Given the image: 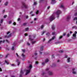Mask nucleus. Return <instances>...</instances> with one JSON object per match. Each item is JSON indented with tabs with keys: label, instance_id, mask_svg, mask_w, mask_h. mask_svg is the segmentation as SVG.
I'll return each mask as SVG.
<instances>
[{
	"label": "nucleus",
	"instance_id": "1",
	"mask_svg": "<svg viewBox=\"0 0 77 77\" xmlns=\"http://www.w3.org/2000/svg\"><path fill=\"white\" fill-rule=\"evenodd\" d=\"M55 19V17L54 15H52L50 17V21H52L53 20H54Z\"/></svg>",
	"mask_w": 77,
	"mask_h": 77
},
{
	"label": "nucleus",
	"instance_id": "2",
	"mask_svg": "<svg viewBox=\"0 0 77 77\" xmlns=\"http://www.w3.org/2000/svg\"><path fill=\"white\" fill-rule=\"evenodd\" d=\"M61 13V11L58 10L56 12V14L57 15V17L59 18V14Z\"/></svg>",
	"mask_w": 77,
	"mask_h": 77
},
{
	"label": "nucleus",
	"instance_id": "3",
	"mask_svg": "<svg viewBox=\"0 0 77 77\" xmlns=\"http://www.w3.org/2000/svg\"><path fill=\"white\" fill-rule=\"evenodd\" d=\"M22 5L25 9H27V5H26L24 2H22Z\"/></svg>",
	"mask_w": 77,
	"mask_h": 77
},
{
	"label": "nucleus",
	"instance_id": "4",
	"mask_svg": "<svg viewBox=\"0 0 77 77\" xmlns=\"http://www.w3.org/2000/svg\"><path fill=\"white\" fill-rule=\"evenodd\" d=\"M12 35V34H10L8 36L5 35V38H10L11 35Z\"/></svg>",
	"mask_w": 77,
	"mask_h": 77
},
{
	"label": "nucleus",
	"instance_id": "5",
	"mask_svg": "<svg viewBox=\"0 0 77 77\" xmlns=\"http://www.w3.org/2000/svg\"><path fill=\"white\" fill-rule=\"evenodd\" d=\"M54 38H55V37H52V39H50L49 41L48 42V43H49L51 41V40H53L54 39Z\"/></svg>",
	"mask_w": 77,
	"mask_h": 77
},
{
	"label": "nucleus",
	"instance_id": "6",
	"mask_svg": "<svg viewBox=\"0 0 77 77\" xmlns=\"http://www.w3.org/2000/svg\"><path fill=\"white\" fill-rule=\"evenodd\" d=\"M30 69H29V70H26V75H27V74H28L29 72H30Z\"/></svg>",
	"mask_w": 77,
	"mask_h": 77
},
{
	"label": "nucleus",
	"instance_id": "7",
	"mask_svg": "<svg viewBox=\"0 0 77 77\" xmlns=\"http://www.w3.org/2000/svg\"><path fill=\"white\" fill-rule=\"evenodd\" d=\"M48 74H49V75H53V73L52 72L50 71H49L48 72Z\"/></svg>",
	"mask_w": 77,
	"mask_h": 77
},
{
	"label": "nucleus",
	"instance_id": "8",
	"mask_svg": "<svg viewBox=\"0 0 77 77\" xmlns=\"http://www.w3.org/2000/svg\"><path fill=\"white\" fill-rule=\"evenodd\" d=\"M28 68H29V69H32V64H29Z\"/></svg>",
	"mask_w": 77,
	"mask_h": 77
},
{
	"label": "nucleus",
	"instance_id": "9",
	"mask_svg": "<svg viewBox=\"0 0 77 77\" xmlns=\"http://www.w3.org/2000/svg\"><path fill=\"white\" fill-rule=\"evenodd\" d=\"M73 37L74 39H75V38H76V34H73Z\"/></svg>",
	"mask_w": 77,
	"mask_h": 77
},
{
	"label": "nucleus",
	"instance_id": "10",
	"mask_svg": "<svg viewBox=\"0 0 77 77\" xmlns=\"http://www.w3.org/2000/svg\"><path fill=\"white\" fill-rule=\"evenodd\" d=\"M5 42V40H4L3 41L2 40H1L0 41V45H1L2 42H3V43H4Z\"/></svg>",
	"mask_w": 77,
	"mask_h": 77
},
{
	"label": "nucleus",
	"instance_id": "11",
	"mask_svg": "<svg viewBox=\"0 0 77 77\" xmlns=\"http://www.w3.org/2000/svg\"><path fill=\"white\" fill-rule=\"evenodd\" d=\"M70 18H71V16H69L67 18V21H68V20H69Z\"/></svg>",
	"mask_w": 77,
	"mask_h": 77
},
{
	"label": "nucleus",
	"instance_id": "12",
	"mask_svg": "<svg viewBox=\"0 0 77 77\" xmlns=\"http://www.w3.org/2000/svg\"><path fill=\"white\" fill-rule=\"evenodd\" d=\"M37 55H38V54L36 53H35L34 55H32V57H35V56H36Z\"/></svg>",
	"mask_w": 77,
	"mask_h": 77
},
{
	"label": "nucleus",
	"instance_id": "13",
	"mask_svg": "<svg viewBox=\"0 0 77 77\" xmlns=\"http://www.w3.org/2000/svg\"><path fill=\"white\" fill-rule=\"evenodd\" d=\"M29 39H30V41H33V39H32L31 38V35H29Z\"/></svg>",
	"mask_w": 77,
	"mask_h": 77
},
{
	"label": "nucleus",
	"instance_id": "14",
	"mask_svg": "<svg viewBox=\"0 0 77 77\" xmlns=\"http://www.w3.org/2000/svg\"><path fill=\"white\" fill-rule=\"evenodd\" d=\"M13 45L14 46L12 47V50H15V48H14V46L15 45L14 44H13Z\"/></svg>",
	"mask_w": 77,
	"mask_h": 77
},
{
	"label": "nucleus",
	"instance_id": "15",
	"mask_svg": "<svg viewBox=\"0 0 77 77\" xmlns=\"http://www.w3.org/2000/svg\"><path fill=\"white\" fill-rule=\"evenodd\" d=\"M73 29H77V27L76 26H74L72 27Z\"/></svg>",
	"mask_w": 77,
	"mask_h": 77
},
{
	"label": "nucleus",
	"instance_id": "16",
	"mask_svg": "<svg viewBox=\"0 0 77 77\" xmlns=\"http://www.w3.org/2000/svg\"><path fill=\"white\" fill-rule=\"evenodd\" d=\"M44 48V47L43 46H42L41 47V48H40V50L41 51H42V50H43V48Z\"/></svg>",
	"mask_w": 77,
	"mask_h": 77
},
{
	"label": "nucleus",
	"instance_id": "17",
	"mask_svg": "<svg viewBox=\"0 0 77 77\" xmlns=\"http://www.w3.org/2000/svg\"><path fill=\"white\" fill-rule=\"evenodd\" d=\"M70 62V58H68L67 59V62Z\"/></svg>",
	"mask_w": 77,
	"mask_h": 77
},
{
	"label": "nucleus",
	"instance_id": "18",
	"mask_svg": "<svg viewBox=\"0 0 77 77\" xmlns=\"http://www.w3.org/2000/svg\"><path fill=\"white\" fill-rule=\"evenodd\" d=\"M49 60L48 59H47L46 60L45 62V63H47V62H48Z\"/></svg>",
	"mask_w": 77,
	"mask_h": 77
},
{
	"label": "nucleus",
	"instance_id": "19",
	"mask_svg": "<svg viewBox=\"0 0 77 77\" xmlns=\"http://www.w3.org/2000/svg\"><path fill=\"white\" fill-rule=\"evenodd\" d=\"M55 28L54 27V25H52V30H54Z\"/></svg>",
	"mask_w": 77,
	"mask_h": 77
},
{
	"label": "nucleus",
	"instance_id": "20",
	"mask_svg": "<svg viewBox=\"0 0 77 77\" xmlns=\"http://www.w3.org/2000/svg\"><path fill=\"white\" fill-rule=\"evenodd\" d=\"M5 62L7 64V65H8L9 64V62H8L6 60H5Z\"/></svg>",
	"mask_w": 77,
	"mask_h": 77
},
{
	"label": "nucleus",
	"instance_id": "21",
	"mask_svg": "<svg viewBox=\"0 0 77 77\" xmlns=\"http://www.w3.org/2000/svg\"><path fill=\"white\" fill-rule=\"evenodd\" d=\"M8 2H6L5 4V6H7V5H8Z\"/></svg>",
	"mask_w": 77,
	"mask_h": 77
},
{
	"label": "nucleus",
	"instance_id": "22",
	"mask_svg": "<svg viewBox=\"0 0 77 77\" xmlns=\"http://www.w3.org/2000/svg\"><path fill=\"white\" fill-rule=\"evenodd\" d=\"M35 42H36V41H34L32 42V44H35Z\"/></svg>",
	"mask_w": 77,
	"mask_h": 77
},
{
	"label": "nucleus",
	"instance_id": "23",
	"mask_svg": "<svg viewBox=\"0 0 77 77\" xmlns=\"http://www.w3.org/2000/svg\"><path fill=\"white\" fill-rule=\"evenodd\" d=\"M9 55V54H7V55H6L5 58H6V57H8V56Z\"/></svg>",
	"mask_w": 77,
	"mask_h": 77
},
{
	"label": "nucleus",
	"instance_id": "24",
	"mask_svg": "<svg viewBox=\"0 0 77 77\" xmlns=\"http://www.w3.org/2000/svg\"><path fill=\"white\" fill-rule=\"evenodd\" d=\"M73 20H77V17H75L73 19Z\"/></svg>",
	"mask_w": 77,
	"mask_h": 77
},
{
	"label": "nucleus",
	"instance_id": "25",
	"mask_svg": "<svg viewBox=\"0 0 77 77\" xmlns=\"http://www.w3.org/2000/svg\"><path fill=\"white\" fill-rule=\"evenodd\" d=\"M63 51H59V53H63Z\"/></svg>",
	"mask_w": 77,
	"mask_h": 77
},
{
	"label": "nucleus",
	"instance_id": "26",
	"mask_svg": "<svg viewBox=\"0 0 77 77\" xmlns=\"http://www.w3.org/2000/svg\"><path fill=\"white\" fill-rule=\"evenodd\" d=\"M49 35H50V33L49 32H48L46 34V35L47 36H49Z\"/></svg>",
	"mask_w": 77,
	"mask_h": 77
},
{
	"label": "nucleus",
	"instance_id": "27",
	"mask_svg": "<svg viewBox=\"0 0 77 77\" xmlns=\"http://www.w3.org/2000/svg\"><path fill=\"white\" fill-rule=\"evenodd\" d=\"M61 8H64V6L61 5Z\"/></svg>",
	"mask_w": 77,
	"mask_h": 77
},
{
	"label": "nucleus",
	"instance_id": "28",
	"mask_svg": "<svg viewBox=\"0 0 77 77\" xmlns=\"http://www.w3.org/2000/svg\"><path fill=\"white\" fill-rule=\"evenodd\" d=\"M22 56L23 57H25V55H24V54H22Z\"/></svg>",
	"mask_w": 77,
	"mask_h": 77
},
{
	"label": "nucleus",
	"instance_id": "29",
	"mask_svg": "<svg viewBox=\"0 0 77 77\" xmlns=\"http://www.w3.org/2000/svg\"><path fill=\"white\" fill-rule=\"evenodd\" d=\"M20 73L21 74H23V71L22 70H21Z\"/></svg>",
	"mask_w": 77,
	"mask_h": 77
},
{
	"label": "nucleus",
	"instance_id": "30",
	"mask_svg": "<svg viewBox=\"0 0 77 77\" xmlns=\"http://www.w3.org/2000/svg\"><path fill=\"white\" fill-rule=\"evenodd\" d=\"M39 13V11L38 10L36 12V14H38V13Z\"/></svg>",
	"mask_w": 77,
	"mask_h": 77
},
{
	"label": "nucleus",
	"instance_id": "31",
	"mask_svg": "<svg viewBox=\"0 0 77 77\" xmlns=\"http://www.w3.org/2000/svg\"><path fill=\"white\" fill-rule=\"evenodd\" d=\"M27 24V23H24L23 24V26H26V25Z\"/></svg>",
	"mask_w": 77,
	"mask_h": 77
},
{
	"label": "nucleus",
	"instance_id": "32",
	"mask_svg": "<svg viewBox=\"0 0 77 77\" xmlns=\"http://www.w3.org/2000/svg\"><path fill=\"white\" fill-rule=\"evenodd\" d=\"M29 30V28H28L25 29L26 31H27V30Z\"/></svg>",
	"mask_w": 77,
	"mask_h": 77
},
{
	"label": "nucleus",
	"instance_id": "33",
	"mask_svg": "<svg viewBox=\"0 0 77 77\" xmlns=\"http://www.w3.org/2000/svg\"><path fill=\"white\" fill-rule=\"evenodd\" d=\"M63 37V36L62 35H61L60 37V39H62V38Z\"/></svg>",
	"mask_w": 77,
	"mask_h": 77
},
{
	"label": "nucleus",
	"instance_id": "34",
	"mask_svg": "<svg viewBox=\"0 0 77 77\" xmlns=\"http://www.w3.org/2000/svg\"><path fill=\"white\" fill-rule=\"evenodd\" d=\"M3 19H2L1 21V23H3Z\"/></svg>",
	"mask_w": 77,
	"mask_h": 77
},
{
	"label": "nucleus",
	"instance_id": "35",
	"mask_svg": "<svg viewBox=\"0 0 77 77\" xmlns=\"http://www.w3.org/2000/svg\"><path fill=\"white\" fill-rule=\"evenodd\" d=\"M20 62H18V64H17V65L18 66H19V65H20Z\"/></svg>",
	"mask_w": 77,
	"mask_h": 77
},
{
	"label": "nucleus",
	"instance_id": "36",
	"mask_svg": "<svg viewBox=\"0 0 77 77\" xmlns=\"http://www.w3.org/2000/svg\"><path fill=\"white\" fill-rule=\"evenodd\" d=\"M51 2H53L54 3V2H55V0H52Z\"/></svg>",
	"mask_w": 77,
	"mask_h": 77
},
{
	"label": "nucleus",
	"instance_id": "37",
	"mask_svg": "<svg viewBox=\"0 0 77 77\" xmlns=\"http://www.w3.org/2000/svg\"><path fill=\"white\" fill-rule=\"evenodd\" d=\"M16 55H17V56L18 57H19V55L17 53H16Z\"/></svg>",
	"mask_w": 77,
	"mask_h": 77
},
{
	"label": "nucleus",
	"instance_id": "38",
	"mask_svg": "<svg viewBox=\"0 0 77 77\" xmlns=\"http://www.w3.org/2000/svg\"><path fill=\"white\" fill-rule=\"evenodd\" d=\"M7 17V15H4V18H6Z\"/></svg>",
	"mask_w": 77,
	"mask_h": 77
},
{
	"label": "nucleus",
	"instance_id": "39",
	"mask_svg": "<svg viewBox=\"0 0 77 77\" xmlns=\"http://www.w3.org/2000/svg\"><path fill=\"white\" fill-rule=\"evenodd\" d=\"M45 63H42V65H45Z\"/></svg>",
	"mask_w": 77,
	"mask_h": 77
},
{
	"label": "nucleus",
	"instance_id": "40",
	"mask_svg": "<svg viewBox=\"0 0 77 77\" xmlns=\"http://www.w3.org/2000/svg\"><path fill=\"white\" fill-rule=\"evenodd\" d=\"M74 15L75 16H77V13H75V14H74Z\"/></svg>",
	"mask_w": 77,
	"mask_h": 77
},
{
	"label": "nucleus",
	"instance_id": "41",
	"mask_svg": "<svg viewBox=\"0 0 77 77\" xmlns=\"http://www.w3.org/2000/svg\"><path fill=\"white\" fill-rule=\"evenodd\" d=\"M72 72L73 74H76V72H75L73 71Z\"/></svg>",
	"mask_w": 77,
	"mask_h": 77
},
{
	"label": "nucleus",
	"instance_id": "42",
	"mask_svg": "<svg viewBox=\"0 0 77 77\" xmlns=\"http://www.w3.org/2000/svg\"><path fill=\"white\" fill-rule=\"evenodd\" d=\"M43 27H44V25H42L41 27V29H43Z\"/></svg>",
	"mask_w": 77,
	"mask_h": 77
},
{
	"label": "nucleus",
	"instance_id": "43",
	"mask_svg": "<svg viewBox=\"0 0 77 77\" xmlns=\"http://www.w3.org/2000/svg\"><path fill=\"white\" fill-rule=\"evenodd\" d=\"M22 51L23 53H24L25 52V50H24V49L22 50Z\"/></svg>",
	"mask_w": 77,
	"mask_h": 77
},
{
	"label": "nucleus",
	"instance_id": "44",
	"mask_svg": "<svg viewBox=\"0 0 77 77\" xmlns=\"http://www.w3.org/2000/svg\"><path fill=\"white\" fill-rule=\"evenodd\" d=\"M55 34V32H53L52 33V35H54Z\"/></svg>",
	"mask_w": 77,
	"mask_h": 77
},
{
	"label": "nucleus",
	"instance_id": "45",
	"mask_svg": "<svg viewBox=\"0 0 77 77\" xmlns=\"http://www.w3.org/2000/svg\"><path fill=\"white\" fill-rule=\"evenodd\" d=\"M11 21H10L8 22V24H10L11 23Z\"/></svg>",
	"mask_w": 77,
	"mask_h": 77
},
{
	"label": "nucleus",
	"instance_id": "46",
	"mask_svg": "<svg viewBox=\"0 0 77 77\" xmlns=\"http://www.w3.org/2000/svg\"><path fill=\"white\" fill-rule=\"evenodd\" d=\"M54 55H52V58L53 59V58H54Z\"/></svg>",
	"mask_w": 77,
	"mask_h": 77
},
{
	"label": "nucleus",
	"instance_id": "47",
	"mask_svg": "<svg viewBox=\"0 0 77 77\" xmlns=\"http://www.w3.org/2000/svg\"><path fill=\"white\" fill-rule=\"evenodd\" d=\"M45 32V31H44L42 32V35L43 34H44V33Z\"/></svg>",
	"mask_w": 77,
	"mask_h": 77
},
{
	"label": "nucleus",
	"instance_id": "48",
	"mask_svg": "<svg viewBox=\"0 0 77 77\" xmlns=\"http://www.w3.org/2000/svg\"><path fill=\"white\" fill-rule=\"evenodd\" d=\"M69 34H67V37H69Z\"/></svg>",
	"mask_w": 77,
	"mask_h": 77
},
{
	"label": "nucleus",
	"instance_id": "49",
	"mask_svg": "<svg viewBox=\"0 0 77 77\" xmlns=\"http://www.w3.org/2000/svg\"><path fill=\"white\" fill-rule=\"evenodd\" d=\"M16 25V23H15V22H14L13 23V25Z\"/></svg>",
	"mask_w": 77,
	"mask_h": 77
},
{
	"label": "nucleus",
	"instance_id": "50",
	"mask_svg": "<svg viewBox=\"0 0 77 77\" xmlns=\"http://www.w3.org/2000/svg\"><path fill=\"white\" fill-rule=\"evenodd\" d=\"M65 58H67V57H68V56L65 55Z\"/></svg>",
	"mask_w": 77,
	"mask_h": 77
},
{
	"label": "nucleus",
	"instance_id": "51",
	"mask_svg": "<svg viewBox=\"0 0 77 77\" xmlns=\"http://www.w3.org/2000/svg\"><path fill=\"white\" fill-rule=\"evenodd\" d=\"M59 43H60V42H55V44H56Z\"/></svg>",
	"mask_w": 77,
	"mask_h": 77
},
{
	"label": "nucleus",
	"instance_id": "52",
	"mask_svg": "<svg viewBox=\"0 0 77 77\" xmlns=\"http://www.w3.org/2000/svg\"><path fill=\"white\" fill-rule=\"evenodd\" d=\"M27 44L28 45H30V43H29V42L27 43Z\"/></svg>",
	"mask_w": 77,
	"mask_h": 77
},
{
	"label": "nucleus",
	"instance_id": "53",
	"mask_svg": "<svg viewBox=\"0 0 77 77\" xmlns=\"http://www.w3.org/2000/svg\"><path fill=\"white\" fill-rule=\"evenodd\" d=\"M77 31H75V33H74V34H75V35H76V34H77Z\"/></svg>",
	"mask_w": 77,
	"mask_h": 77
},
{
	"label": "nucleus",
	"instance_id": "54",
	"mask_svg": "<svg viewBox=\"0 0 77 77\" xmlns=\"http://www.w3.org/2000/svg\"><path fill=\"white\" fill-rule=\"evenodd\" d=\"M9 33H10V32L9 31L8 32H7V35H8Z\"/></svg>",
	"mask_w": 77,
	"mask_h": 77
},
{
	"label": "nucleus",
	"instance_id": "55",
	"mask_svg": "<svg viewBox=\"0 0 77 77\" xmlns=\"http://www.w3.org/2000/svg\"><path fill=\"white\" fill-rule=\"evenodd\" d=\"M0 71H2V68L0 67Z\"/></svg>",
	"mask_w": 77,
	"mask_h": 77
},
{
	"label": "nucleus",
	"instance_id": "56",
	"mask_svg": "<svg viewBox=\"0 0 77 77\" xmlns=\"http://www.w3.org/2000/svg\"><path fill=\"white\" fill-rule=\"evenodd\" d=\"M34 5H36V2H34Z\"/></svg>",
	"mask_w": 77,
	"mask_h": 77
},
{
	"label": "nucleus",
	"instance_id": "57",
	"mask_svg": "<svg viewBox=\"0 0 77 77\" xmlns=\"http://www.w3.org/2000/svg\"><path fill=\"white\" fill-rule=\"evenodd\" d=\"M6 41L7 42H8V43H9V41L8 40L6 39Z\"/></svg>",
	"mask_w": 77,
	"mask_h": 77
},
{
	"label": "nucleus",
	"instance_id": "58",
	"mask_svg": "<svg viewBox=\"0 0 77 77\" xmlns=\"http://www.w3.org/2000/svg\"><path fill=\"white\" fill-rule=\"evenodd\" d=\"M35 64H38V62L37 61H36Z\"/></svg>",
	"mask_w": 77,
	"mask_h": 77
},
{
	"label": "nucleus",
	"instance_id": "59",
	"mask_svg": "<svg viewBox=\"0 0 77 77\" xmlns=\"http://www.w3.org/2000/svg\"><path fill=\"white\" fill-rule=\"evenodd\" d=\"M66 35V33H64L63 34V36H65Z\"/></svg>",
	"mask_w": 77,
	"mask_h": 77
},
{
	"label": "nucleus",
	"instance_id": "60",
	"mask_svg": "<svg viewBox=\"0 0 77 77\" xmlns=\"http://www.w3.org/2000/svg\"><path fill=\"white\" fill-rule=\"evenodd\" d=\"M43 0H40V3H41V2H42V1H43Z\"/></svg>",
	"mask_w": 77,
	"mask_h": 77
},
{
	"label": "nucleus",
	"instance_id": "61",
	"mask_svg": "<svg viewBox=\"0 0 77 77\" xmlns=\"http://www.w3.org/2000/svg\"><path fill=\"white\" fill-rule=\"evenodd\" d=\"M25 36H27V33L25 34Z\"/></svg>",
	"mask_w": 77,
	"mask_h": 77
},
{
	"label": "nucleus",
	"instance_id": "62",
	"mask_svg": "<svg viewBox=\"0 0 77 77\" xmlns=\"http://www.w3.org/2000/svg\"><path fill=\"white\" fill-rule=\"evenodd\" d=\"M26 19H27V18H28V16H26Z\"/></svg>",
	"mask_w": 77,
	"mask_h": 77
},
{
	"label": "nucleus",
	"instance_id": "63",
	"mask_svg": "<svg viewBox=\"0 0 77 77\" xmlns=\"http://www.w3.org/2000/svg\"><path fill=\"white\" fill-rule=\"evenodd\" d=\"M22 77V75H20V77Z\"/></svg>",
	"mask_w": 77,
	"mask_h": 77
},
{
	"label": "nucleus",
	"instance_id": "64",
	"mask_svg": "<svg viewBox=\"0 0 77 77\" xmlns=\"http://www.w3.org/2000/svg\"><path fill=\"white\" fill-rule=\"evenodd\" d=\"M20 18H19L18 19V21H20Z\"/></svg>",
	"mask_w": 77,
	"mask_h": 77
}]
</instances>
